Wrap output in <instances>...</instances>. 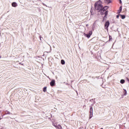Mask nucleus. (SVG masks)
<instances>
[{"label": "nucleus", "mask_w": 129, "mask_h": 129, "mask_svg": "<svg viewBox=\"0 0 129 129\" xmlns=\"http://www.w3.org/2000/svg\"><path fill=\"white\" fill-rule=\"evenodd\" d=\"M7 113H8V114H11V112H8Z\"/></svg>", "instance_id": "nucleus-24"}, {"label": "nucleus", "mask_w": 129, "mask_h": 129, "mask_svg": "<svg viewBox=\"0 0 129 129\" xmlns=\"http://www.w3.org/2000/svg\"><path fill=\"white\" fill-rule=\"evenodd\" d=\"M88 34H89V35H90V36L91 37V35H92V31H89Z\"/></svg>", "instance_id": "nucleus-16"}, {"label": "nucleus", "mask_w": 129, "mask_h": 129, "mask_svg": "<svg viewBox=\"0 0 129 129\" xmlns=\"http://www.w3.org/2000/svg\"><path fill=\"white\" fill-rule=\"evenodd\" d=\"M55 127L57 129H62V126H61L60 124H58V125L55 126Z\"/></svg>", "instance_id": "nucleus-7"}, {"label": "nucleus", "mask_w": 129, "mask_h": 129, "mask_svg": "<svg viewBox=\"0 0 129 129\" xmlns=\"http://www.w3.org/2000/svg\"><path fill=\"white\" fill-rule=\"evenodd\" d=\"M92 116H93V113H90V117H89L90 119L92 117Z\"/></svg>", "instance_id": "nucleus-15"}, {"label": "nucleus", "mask_w": 129, "mask_h": 129, "mask_svg": "<svg viewBox=\"0 0 129 129\" xmlns=\"http://www.w3.org/2000/svg\"><path fill=\"white\" fill-rule=\"evenodd\" d=\"M120 4H121V0H119Z\"/></svg>", "instance_id": "nucleus-26"}, {"label": "nucleus", "mask_w": 129, "mask_h": 129, "mask_svg": "<svg viewBox=\"0 0 129 129\" xmlns=\"http://www.w3.org/2000/svg\"><path fill=\"white\" fill-rule=\"evenodd\" d=\"M42 5H43V6H45V7H47V6L46 5V4H44V3H42Z\"/></svg>", "instance_id": "nucleus-22"}, {"label": "nucleus", "mask_w": 129, "mask_h": 129, "mask_svg": "<svg viewBox=\"0 0 129 129\" xmlns=\"http://www.w3.org/2000/svg\"><path fill=\"white\" fill-rule=\"evenodd\" d=\"M101 4H102V2H101V1L99 0V1H98L97 3H96L95 4V10H98L100 9H101V8H102V5H101Z\"/></svg>", "instance_id": "nucleus-1"}, {"label": "nucleus", "mask_w": 129, "mask_h": 129, "mask_svg": "<svg viewBox=\"0 0 129 129\" xmlns=\"http://www.w3.org/2000/svg\"><path fill=\"white\" fill-rule=\"evenodd\" d=\"M90 113H93V108L92 107L90 108Z\"/></svg>", "instance_id": "nucleus-9"}, {"label": "nucleus", "mask_w": 129, "mask_h": 129, "mask_svg": "<svg viewBox=\"0 0 129 129\" xmlns=\"http://www.w3.org/2000/svg\"><path fill=\"white\" fill-rule=\"evenodd\" d=\"M116 18H117V19H118V18H119V15H117Z\"/></svg>", "instance_id": "nucleus-21"}, {"label": "nucleus", "mask_w": 129, "mask_h": 129, "mask_svg": "<svg viewBox=\"0 0 129 129\" xmlns=\"http://www.w3.org/2000/svg\"><path fill=\"white\" fill-rule=\"evenodd\" d=\"M61 63L62 65H64V64H65V60L62 59V60H61Z\"/></svg>", "instance_id": "nucleus-13"}, {"label": "nucleus", "mask_w": 129, "mask_h": 129, "mask_svg": "<svg viewBox=\"0 0 129 129\" xmlns=\"http://www.w3.org/2000/svg\"><path fill=\"white\" fill-rule=\"evenodd\" d=\"M120 16L121 19H122V20L125 19V16H124V15H120Z\"/></svg>", "instance_id": "nucleus-12"}, {"label": "nucleus", "mask_w": 129, "mask_h": 129, "mask_svg": "<svg viewBox=\"0 0 129 129\" xmlns=\"http://www.w3.org/2000/svg\"><path fill=\"white\" fill-rule=\"evenodd\" d=\"M85 37H87V38H90V35L87 34H84Z\"/></svg>", "instance_id": "nucleus-8"}, {"label": "nucleus", "mask_w": 129, "mask_h": 129, "mask_svg": "<svg viewBox=\"0 0 129 129\" xmlns=\"http://www.w3.org/2000/svg\"><path fill=\"white\" fill-rule=\"evenodd\" d=\"M46 91H47V87H45L43 88V92H46Z\"/></svg>", "instance_id": "nucleus-11"}, {"label": "nucleus", "mask_w": 129, "mask_h": 129, "mask_svg": "<svg viewBox=\"0 0 129 129\" xmlns=\"http://www.w3.org/2000/svg\"><path fill=\"white\" fill-rule=\"evenodd\" d=\"M122 10V8H121V7H120L119 8V10H120L119 12H121Z\"/></svg>", "instance_id": "nucleus-17"}, {"label": "nucleus", "mask_w": 129, "mask_h": 129, "mask_svg": "<svg viewBox=\"0 0 129 129\" xmlns=\"http://www.w3.org/2000/svg\"><path fill=\"white\" fill-rule=\"evenodd\" d=\"M52 125H53V126H55V127L57 126V125H55L54 123H52Z\"/></svg>", "instance_id": "nucleus-19"}, {"label": "nucleus", "mask_w": 129, "mask_h": 129, "mask_svg": "<svg viewBox=\"0 0 129 129\" xmlns=\"http://www.w3.org/2000/svg\"><path fill=\"white\" fill-rule=\"evenodd\" d=\"M109 41H110V40L112 39L111 36H109Z\"/></svg>", "instance_id": "nucleus-18"}, {"label": "nucleus", "mask_w": 129, "mask_h": 129, "mask_svg": "<svg viewBox=\"0 0 129 129\" xmlns=\"http://www.w3.org/2000/svg\"><path fill=\"white\" fill-rule=\"evenodd\" d=\"M50 86H54L55 85V80H52L50 83Z\"/></svg>", "instance_id": "nucleus-4"}, {"label": "nucleus", "mask_w": 129, "mask_h": 129, "mask_svg": "<svg viewBox=\"0 0 129 129\" xmlns=\"http://www.w3.org/2000/svg\"><path fill=\"white\" fill-rule=\"evenodd\" d=\"M1 58H2V56H1V55H0V59H1Z\"/></svg>", "instance_id": "nucleus-28"}, {"label": "nucleus", "mask_w": 129, "mask_h": 129, "mask_svg": "<svg viewBox=\"0 0 129 129\" xmlns=\"http://www.w3.org/2000/svg\"><path fill=\"white\" fill-rule=\"evenodd\" d=\"M107 9H108V7H104L103 8H102V9L103 10V11H106V10H107Z\"/></svg>", "instance_id": "nucleus-10"}, {"label": "nucleus", "mask_w": 129, "mask_h": 129, "mask_svg": "<svg viewBox=\"0 0 129 129\" xmlns=\"http://www.w3.org/2000/svg\"><path fill=\"white\" fill-rule=\"evenodd\" d=\"M12 7H14V8H16V7L18 6V4L16 2H13L12 4Z\"/></svg>", "instance_id": "nucleus-5"}, {"label": "nucleus", "mask_w": 129, "mask_h": 129, "mask_svg": "<svg viewBox=\"0 0 129 129\" xmlns=\"http://www.w3.org/2000/svg\"><path fill=\"white\" fill-rule=\"evenodd\" d=\"M101 129H103V128H101Z\"/></svg>", "instance_id": "nucleus-29"}, {"label": "nucleus", "mask_w": 129, "mask_h": 129, "mask_svg": "<svg viewBox=\"0 0 129 129\" xmlns=\"http://www.w3.org/2000/svg\"><path fill=\"white\" fill-rule=\"evenodd\" d=\"M91 14L92 15H93V13H92V11H91Z\"/></svg>", "instance_id": "nucleus-23"}, {"label": "nucleus", "mask_w": 129, "mask_h": 129, "mask_svg": "<svg viewBox=\"0 0 129 129\" xmlns=\"http://www.w3.org/2000/svg\"><path fill=\"white\" fill-rule=\"evenodd\" d=\"M109 27V21H107L105 24V29H107Z\"/></svg>", "instance_id": "nucleus-3"}, {"label": "nucleus", "mask_w": 129, "mask_h": 129, "mask_svg": "<svg viewBox=\"0 0 129 129\" xmlns=\"http://www.w3.org/2000/svg\"><path fill=\"white\" fill-rule=\"evenodd\" d=\"M125 95V94H126V90H125V93H124Z\"/></svg>", "instance_id": "nucleus-25"}, {"label": "nucleus", "mask_w": 129, "mask_h": 129, "mask_svg": "<svg viewBox=\"0 0 129 129\" xmlns=\"http://www.w3.org/2000/svg\"><path fill=\"white\" fill-rule=\"evenodd\" d=\"M99 10L101 15H105L104 18H105V17H106L108 14V11H105V10H103L102 8H100Z\"/></svg>", "instance_id": "nucleus-2"}, {"label": "nucleus", "mask_w": 129, "mask_h": 129, "mask_svg": "<svg viewBox=\"0 0 129 129\" xmlns=\"http://www.w3.org/2000/svg\"><path fill=\"white\" fill-rule=\"evenodd\" d=\"M41 36H40V40H42V39H41Z\"/></svg>", "instance_id": "nucleus-27"}, {"label": "nucleus", "mask_w": 129, "mask_h": 129, "mask_svg": "<svg viewBox=\"0 0 129 129\" xmlns=\"http://www.w3.org/2000/svg\"><path fill=\"white\" fill-rule=\"evenodd\" d=\"M112 0H104V2L105 4H110L111 3Z\"/></svg>", "instance_id": "nucleus-6"}, {"label": "nucleus", "mask_w": 129, "mask_h": 129, "mask_svg": "<svg viewBox=\"0 0 129 129\" xmlns=\"http://www.w3.org/2000/svg\"><path fill=\"white\" fill-rule=\"evenodd\" d=\"M120 12V10H119L118 11L117 13H118V14H120V13H121V12Z\"/></svg>", "instance_id": "nucleus-20"}, {"label": "nucleus", "mask_w": 129, "mask_h": 129, "mask_svg": "<svg viewBox=\"0 0 129 129\" xmlns=\"http://www.w3.org/2000/svg\"><path fill=\"white\" fill-rule=\"evenodd\" d=\"M120 82L121 84H123V83H124L125 81H124V80H121Z\"/></svg>", "instance_id": "nucleus-14"}]
</instances>
